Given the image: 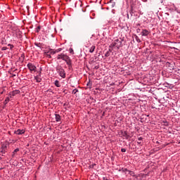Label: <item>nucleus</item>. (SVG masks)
<instances>
[{
  "label": "nucleus",
  "instance_id": "nucleus-14",
  "mask_svg": "<svg viewBox=\"0 0 180 180\" xmlns=\"http://www.w3.org/2000/svg\"><path fill=\"white\" fill-rule=\"evenodd\" d=\"M34 79L37 81V82H41V78L39 77V76L34 77Z\"/></svg>",
  "mask_w": 180,
  "mask_h": 180
},
{
  "label": "nucleus",
  "instance_id": "nucleus-6",
  "mask_svg": "<svg viewBox=\"0 0 180 180\" xmlns=\"http://www.w3.org/2000/svg\"><path fill=\"white\" fill-rule=\"evenodd\" d=\"M15 134L20 135L25 134V129H18L14 131Z\"/></svg>",
  "mask_w": 180,
  "mask_h": 180
},
{
  "label": "nucleus",
  "instance_id": "nucleus-17",
  "mask_svg": "<svg viewBox=\"0 0 180 180\" xmlns=\"http://www.w3.org/2000/svg\"><path fill=\"white\" fill-rule=\"evenodd\" d=\"M140 175L137 176V175H135L134 176V180H141V178H139Z\"/></svg>",
  "mask_w": 180,
  "mask_h": 180
},
{
  "label": "nucleus",
  "instance_id": "nucleus-34",
  "mask_svg": "<svg viewBox=\"0 0 180 180\" xmlns=\"http://www.w3.org/2000/svg\"><path fill=\"white\" fill-rule=\"evenodd\" d=\"M141 142L139 141V144L141 143Z\"/></svg>",
  "mask_w": 180,
  "mask_h": 180
},
{
  "label": "nucleus",
  "instance_id": "nucleus-33",
  "mask_svg": "<svg viewBox=\"0 0 180 180\" xmlns=\"http://www.w3.org/2000/svg\"><path fill=\"white\" fill-rule=\"evenodd\" d=\"M127 18H128V19H129V14H127Z\"/></svg>",
  "mask_w": 180,
  "mask_h": 180
},
{
  "label": "nucleus",
  "instance_id": "nucleus-18",
  "mask_svg": "<svg viewBox=\"0 0 180 180\" xmlns=\"http://www.w3.org/2000/svg\"><path fill=\"white\" fill-rule=\"evenodd\" d=\"M9 101H11V98L9 97L6 98V100L4 101L5 105H6L8 102H9Z\"/></svg>",
  "mask_w": 180,
  "mask_h": 180
},
{
  "label": "nucleus",
  "instance_id": "nucleus-16",
  "mask_svg": "<svg viewBox=\"0 0 180 180\" xmlns=\"http://www.w3.org/2000/svg\"><path fill=\"white\" fill-rule=\"evenodd\" d=\"M127 172L128 174H129V175H131V176H134V177L136 176V175L133 172L128 170Z\"/></svg>",
  "mask_w": 180,
  "mask_h": 180
},
{
  "label": "nucleus",
  "instance_id": "nucleus-29",
  "mask_svg": "<svg viewBox=\"0 0 180 180\" xmlns=\"http://www.w3.org/2000/svg\"><path fill=\"white\" fill-rule=\"evenodd\" d=\"M46 56H47V57H49V58H51V55L49 53H46Z\"/></svg>",
  "mask_w": 180,
  "mask_h": 180
},
{
  "label": "nucleus",
  "instance_id": "nucleus-23",
  "mask_svg": "<svg viewBox=\"0 0 180 180\" xmlns=\"http://www.w3.org/2000/svg\"><path fill=\"white\" fill-rule=\"evenodd\" d=\"M8 46L10 47L11 50L13 49V45L8 44Z\"/></svg>",
  "mask_w": 180,
  "mask_h": 180
},
{
  "label": "nucleus",
  "instance_id": "nucleus-26",
  "mask_svg": "<svg viewBox=\"0 0 180 180\" xmlns=\"http://www.w3.org/2000/svg\"><path fill=\"white\" fill-rule=\"evenodd\" d=\"M40 26L37 27V32L39 33V32H40Z\"/></svg>",
  "mask_w": 180,
  "mask_h": 180
},
{
  "label": "nucleus",
  "instance_id": "nucleus-21",
  "mask_svg": "<svg viewBox=\"0 0 180 180\" xmlns=\"http://www.w3.org/2000/svg\"><path fill=\"white\" fill-rule=\"evenodd\" d=\"M109 56H110V52H109V51H108L105 53V57H109Z\"/></svg>",
  "mask_w": 180,
  "mask_h": 180
},
{
  "label": "nucleus",
  "instance_id": "nucleus-10",
  "mask_svg": "<svg viewBox=\"0 0 180 180\" xmlns=\"http://www.w3.org/2000/svg\"><path fill=\"white\" fill-rule=\"evenodd\" d=\"M18 151H19V148H16L14 150V151L13 152L11 157L13 158V157H15V155H16V153H18Z\"/></svg>",
  "mask_w": 180,
  "mask_h": 180
},
{
  "label": "nucleus",
  "instance_id": "nucleus-24",
  "mask_svg": "<svg viewBox=\"0 0 180 180\" xmlns=\"http://www.w3.org/2000/svg\"><path fill=\"white\" fill-rule=\"evenodd\" d=\"M1 50H2L3 51H5V50H8V47L4 46V47L1 49Z\"/></svg>",
  "mask_w": 180,
  "mask_h": 180
},
{
  "label": "nucleus",
  "instance_id": "nucleus-4",
  "mask_svg": "<svg viewBox=\"0 0 180 180\" xmlns=\"http://www.w3.org/2000/svg\"><path fill=\"white\" fill-rule=\"evenodd\" d=\"M6 150H8V147L6 146V145L3 144L0 148V153H1L2 154H5V153H6Z\"/></svg>",
  "mask_w": 180,
  "mask_h": 180
},
{
  "label": "nucleus",
  "instance_id": "nucleus-13",
  "mask_svg": "<svg viewBox=\"0 0 180 180\" xmlns=\"http://www.w3.org/2000/svg\"><path fill=\"white\" fill-rule=\"evenodd\" d=\"M55 85L57 86V88H60V86H61V84H60V82H58V80L55 81Z\"/></svg>",
  "mask_w": 180,
  "mask_h": 180
},
{
  "label": "nucleus",
  "instance_id": "nucleus-27",
  "mask_svg": "<svg viewBox=\"0 0 180 180\" xmlns=\"http://www.w3.org/2000/svg\"><path fill=\"white\" fill-rule=\"evenodd\" d=\"M61 49H57V50H56L55 51H56V53H60V51H61Z\"/></svg>",
  "mask_w": 180,
  "mask_h": 180
},
{
  "label": "nucleus",
  "instance_id": "nucleus-11",
  "mask_svg": "<svg viewBox=\"0 0 180 180\" xmlns=\"http://www.w3.org/2000/svg\"><path fill=\"white\" fill-rule=\"evenodd\" d=\"M110 5L111 8H115V6L116 5V3H115L113 1V0H110Z\"/></svg>",
  "mask_w": 180,
  "mask_h": 180
},
{
  "label": "nucleus",
  "instance_id": "nucleus-31",
  "mask_svg": "<svg viewBox=\"0 0 180 180\" xmlns=\"http://www.w3.org/2000/svg\"><path fill=\"white\" fill-rule=\"evenodd\" d=\"M36 46H39V44H35Z\"/></svg>",
  "mask_w": 180,
  "mask_h": 180
},
{
  "label": "nucleus",
  "instance_id": "nucleus-35",
  "mask_svg": "<svg viewBox=\"0 0 180 180\" xmlns=\"http://www.w3.org/2000/svg\"><path fill=\"white\" fill-rule=\"evenodd\" d=\"M141 142L139 141V144L141 143Z\"/></svg>",
  "mask_w": 180,
  "mask_h": 180
},
{
  "label": "nucleus",
  "instance_id": "nucleus-5",
  "mask_svg": "<svg viewBox=\"0 0 180 180\" xmlns=\"http://www.w3.org/2000/svg\"><path fill=\"white\" fill-rule=\"evenodd\" d=\"M63 61H65L66 64L68 65H71V59H70V57L68 56H67L65 59L63 60Z\"/></svg>",
  "mask_w": 180,
  "mask_h": 180
},
{
  "label": "nucleus",
  "instance_id": "nucleus-19",
  "mask_svg": "<svg viewBox=\"0 0 180 180\" xmlns=\"http://www.w3.org/2000/svg\"><path fill=\"white\" fill-rule=\"evenodd\" d=\"M135 39L136 40L137 43H141V40H140V38H139V37H137V35H136L135 37Z\"/></svg>",
  "mask_w": 180,
  "mask_h": 180
},
{
  "label": "nucleus",
  "instance_id": "nucleus-7",
  "mask_svg": "<svg viewBox=\"0 0 180 180\" xmlns=\"http://www.w3.org/2000/svg\"><path fill=\"white\" fill-rule=\"evenodd\" d=\"M67 57V55H64L63 53H61L60 55H58V60H65V58Z\"/></svg>",
  "mask_w": 180,
  "mask_h": 180
},
{
  "label": "nucleus",
  "instance_id": "nucleus-8",
  "mask_svg": "<svg viewBox=\"0 0 180 180\" xmlns=\"http://www.w3.org/2000/svg\"><path fill=\"white\" fill-rule=\"evenodd\" d=\"M149 33L150 32H148L147 30H143L141 32L142 36H148Z\"/></svg>",
  "mask_w": 180,
  "mask_h": 180
},
{
  "label": "nucleus",
  "instance_id": "nucleus-22",
  "mask_svg": "<svg viewBox=\"0 0 180 180\" xmlns=\"http://www.w3.org/2000/svg\"><path fill=\"white\" fill-rule=\"evenodd\" d=\"M77 92H78V89H75L72 91V94H73L74 95H75V94H77Z\"/></svg>",
  "mask_w": 180,
  "mask_h": 180
},
{
  "label": "nucleus",
  "instance_id": "nucleus-9",
  "mask_svg": "<svg viewBox=\"0 0 180 180\" xmlns=\"http://www.w3.org/2000/svg\"><path fill=\"white\" fill-rule=\"evenodd\" d=\"M55 116H56V122H60V120H61V116H60V115L56 114V115H55Z\"/></svg>",
  "mask_w": 180,
  "mask_h": 180
},
{
  "label": "nucleus",
  "instance_id": "nucleus-15",
  "mask_svg": "<svg viewBox=\"0 0 180 180\" xmlns=\"http://www.w3.org/2000/svg\"><path fill=\"white\" fill-rule=\"evenodd\" d=\"M95 51V46H92L89 49V53H93Z\"/></svg>",
  "mask_w": 180,
  "mask_h": 180
},
{
  "label": "nucleus",
  "instance_id": "nucleus-2",
  "mask_svg": "<svg viewBox=\"0 0 180 180\" xmlns=\"http://www.w3.org/2000/svg\"><path fill=\"white\" fill-rule=\"evenodd\" d=\"M56 71L62 78H65V71L61 68V66L56 67Z\"/></svg>",
  "mask_w": 180,
  "mask_h": 180
},
{
  "label": "nucleus",
  "instance_id": "nucleus-28",
  "mask_svg": "<svg viewBox=\"0 0 180 180\" xmlns=\"http://www.w3.org/2000/svg\"><path fill=\"white\" fill-rule=\"evenodd\" d=\"M121 151L122 153H126V148H122Z\"/></svg>",
  "mask_w": 180,
  "mask_h": 180
},
{
  "label": "nucleus",
  "instance_id": "nucleus-25",
  "mask_svg": "<svg viewBox=\"0 0 180 180\" xmlns=\"http://www.w3.org/2000/svg\"><path fill=\"white\" fill-rule=\"evenodd\" d=\"M164 125L165 126H168V122L167 121H163Z\"/></svg>",
  "mask_w": 180,
  "mask_h": 180
},
{
  "label": "nucleus",
  "instance_id": "nucleus-1",
  "mask_svg": "<svg viewBox=\"0 0 180 180\" xmlns=\"http://www.w3.org/2000/svg\"><path fill=\"white\" fill-rule=\"evenodd\" d=\"M122 46V40L117 39L112 42L110 47H117V49H120V46Z\"/></svg>",
  "mask_w": 180,
  "mask_h": 180
},
{
  "label": "nucleus",
  "instance_id": "nucleus-32",
  "mask_svg": "<svg viewBox=\"0 0 180 180\" xmlns=\"http://www.w3.org/2000/svg\"><path fill=\"white\" fill-rule=\"evenodd\" d=\"M103 180H108V179L103 178Z\"/></svg>",
  "mask_w": 180,
  "mask_h": 180
},
{
  "label": "nucleus",
  "instance_id": "nucleus-3",
  "mask_svg": "<svg viewBox=\"0 0 180 180\" xmlns=\"http://www.w3.org/2000/svg\"><path fill=\"white\" fill-rule=\"evenodd\" d=\"M27 68H28V70H30V71H34V72H36V69H37V68H36V66L34 65H33L32 63H28L27 65Z\"/></svg>",
  "mask_w": 180,
  "mask_h": 180
},
{
  "label": "nucleus",
  "instance_id": "nucleus-20",
  "mask_svg": "<svg viewBox=\"0 0 180 180\" xmlns=\"http://www.w3.org/2000/svg\"><path fill=\"white\" fill-rule=\"evenodd\" d=\"M16 94H19V91L15 90V91H13L12 96H15V95H16Z\"/></svg>",
  "mask_w": 180,
  "mask_h": 180
},
{
  "label": "nucleus",
  "instance_id": "nucleus-30",
  "mask_svg": "<svg viewBox=\"0 0 180 180\" xmlns=\"http://www.w3.org/2000/svg\"><path fill=\"white\" fill-rule=\"evenodd\" d=\"M141 140H143V138H141V137L139 138V141H141Z\"/></svg>",
  "mask_w": 180,
  "mask_h": 180
},
{
  "label": "nucleus",
  "instance_id": "nucleus-12",
  "mask_svg": "<svg viewBox=\"0 0 180 180\" xmlns=\"http://www.w3.org/2000/svg\"><path fill=\"white\" fill-rule=\"evenodd\" d=\"M47 54H52V55H54L56 54V51H53V49H50L48 52H47Z\"/></svg>",
  "mask_w": 180,
  "mask_h": 180
}]
</instances>
